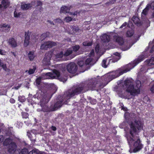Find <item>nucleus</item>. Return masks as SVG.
Segmentation results:
<instances>
[{
  "label": "nucleus",
  "mask_w": 154,
  "mask_h": 154,
  "mask_svg": "<svg viewBox=\"0 0 154 154\" xmlns=\"http://www.w3.org/2000/svg\"><path fill=\"white\" fill-rule=\"evenodd\" d=\"M100 79L96 78L88 79L80 84L69 89L66 92L69 94V97L78 95L82 93H84L89 90L93 91L96 89L98 84L100 82Z\"/></svg>",
  "instance_id": "nucleus-1"
},
{
  "label": "nucleus",
  "mask_w": 154,
  "mask_h": 154,
  "mask_svg": "<svg viewBox=\"0 0 154 154\" xmlns=\"http://www.w3.org/2000/svg\"><path fill=\"white\" fill-rule=\"evenodd\" d=\"M130 134L132 137L127 138L128 143L130 145L134 143V152H136L140 150L143 147V145L141 143L140 139L138 137L137 133L143 128L142 126H130Z\"/></svg>",
  "instance_id": "nucleus-2"
},
{
  "label": "nucleus",
  "mask_w": 154,
  "mask_h": 154,
  "mask_svg": "<svg viewBox=\"0 0 154 154\" xmlns=\"http://www.w3.org/2000/svg\"><path fill=\"white\" fill-rule=\"evenodd\" d=\"M143 60V59L142 58L139 57L137 59L134 60L133 62H131L128 64L126 65L115 71L113 74L111 75V76L109 75L108 77V79H109L110 78V77L112 76V78L109 82L113 79L118 77L123 74L129 71Z\"/></svg>",
  "instance_id": "nucleus-3"
},
{
  "label": "nucleus",
  "mask_w": 154,
  "mask_h": 154,
  "mask_svg": "<svg viewBox=\"0 0 154 154\" xmlns=\"http://www.w3.org/2000/svg\"><path fill=\"white\" fill-rule=\"evenodd\" d=\"M124 85L127 88L126 91L129 93L131 95H134L140 93V88L141 85V82L140 81H137L135 85L134 86L130 80L126 79L124 81Z\"/></svg>",
  "instance_id": "nucleus-4"
},
{
  "label": "nucleus",
  "mask_w": 154,
  "mask_h": 154,
  "mask_svg": "<svg viewBox=\"0 0 154 154\" xmlns=\"http://www.w3.org/2000/svg\"><path fill=\"white\" fill-rule=\"evenodd\" d=\"M69 89L68 90L66 91L64 94L62 96V98L61 99V100H60L58 97L57 100L56 102L54 104V107L52 108V110L54 111L58 108L61 107L62 106V103H63L65 104H67L69 101V99L73 96L69 98V94H66V92H67Z\"/></svg>",
  "instance_id": "nucleus-5"
},
{
  "label": "nucleus",
  "mask_w": 154,
  "mask_h": 154,
  "mask_svg": "<svg viewBox=\"0 0 154 154\" xmlns=\"http://www.w3.org/2000/svg\"><path fill=\"white\" fill-rule=\"evenodd\" d=\"M6 134L7 136H9V137L6 139L4 141L3 144L4 145L8 146V150L9 153H13L17 147V145L15 143L12 141V139L10 137L12 135L11 132L8 131Z\"/></svg>",
  "instance_id": "nucleus-6"
},
{
  "label": "nucleus",
  "mask_w": 154,
  "mask_h": 154,
  "mask_svg": "<svg viewBox=\"0 0 154 154\" xmlns=\"http://www.w3.org/2000/svg\"><path fill=\"white\" fill-rule=\"evenodd\" d=\"M42 87H41L39 89V91L37 92L36 94L33 96V97L37 98L38 99H40V101L43 99H44V100L47 98L48 96H51V98L52 97L53 93L48 92H44L43 91Z\"/></svg>",
  "instance_id": "nucleus-7"
},
{
  "label": "nucleus",
  "mask_w": 154,
  "mask_h": 154,
  "mask_svg": "<svg viewBox=\"0 0 154 154\" xmlns=\"http://www.w3.org/2000/svg\"><path fill=\"white\" fill-rule=\"evenodd\" d=\"M51 98V96H48L47 98L44 100V99H42L40 101L39 103L40 106L42 108V111L44 112H50L53 111L52 109L49 108L47 104L48 102Z\"/></svg>",
  "instance_id": "nucleus-8"
},
{
  "label": "nucleus",
  "mask_w": 154,
  "mask_h": 154,
  "mask_svg": "<svg viewBox=\"0 0 154 154\" xmlns=\"http://www.w3.org/2000/svg\"><path fill=\"white\" fill-rule=\"evenodd\" d=\"M66 69L70 73L74 74L78 69V66L74 63L71 62L67 66Z\"/></svg>",
  "instance_id": "nucleus-9"
},
{
  "label": "nucleus",
  "mask_w": 154,
  "mask_h": 154,
  "mask_svg": "<svg viewBox=\"0 0 154 154\" xmlns=\"http://www.w3.org/2000/svg\"><path fill=\"white\" fill-rule=\"evenodd\" d=\"M30 32L29 30L27 32H25V39L24 43V46L25 47H27L29 44L30 39Z\"/></svg>",
  "instance_id": "nucleus-10"
},
{
  "label": "nucleus",
  "mask_w": 154,
  "mask_h": 154,
  "mask_svg": "<svg viewBox=\"0 0 154 154\" xmlns=\"http://www.w3.org/2000/svg\"><path fill=\"white\" fill-rule=\"evenodd\" d=\"M113 37L114 41L119 45H122L124 44V41L122 37L116 35H114Z\"/></svg>",
  "instance_id": "nucleus-11"
},
{
  "label": "nucleus",
  "mask_w": 154,
  "mask_h": 154,
  "mask_svg": "<svg viewBox=\"0 0 154 154\" xmlns=\"http://www.w3.org/2000/svg\"><path fill=\"white\" fill-rule=\"evenodd\" d=\"M8 43L13 48H15L17 46V41L13 37H11L8 39Z\"/></svg>",
  "instance_id": "nucleus-12"
},
{
  "label": "nucleus",
  "mask_w": 154,
  "mask_h": 154,
  "mask_svg": "<svg viewBox=\"0 0 154 154\" xmlns=\"http://www.w3.org/2000/svg\"><path fill=\"white\" fill-rule=\"evenodd\" d=\"M1 3V4H0V9H2L3 7L6 9L10 5L9 0H2Z\"/></svg>",
  "instance_id": "nucleus-13"
},
{
  "label": "nucleus",
  "mask_w": 154,
  "mask_h": 154,
  "mask_svg": "<svg viewBox=\"0 0 154 154\" xmlns=\"http://www.w3.org/2000/svg\"><path fill=\"white\" fill-rule=\"evenodd\" d=\"M71 8V6L68 7L66 6H63L60 8V14L69 13Z\"/></svg>",
  "instance_id": "nucleus-14"
},
{
  "label": "nucleus",
  "mask_w": 154,
  "mask_h": 154,
  "mask_svg": "<svg viewBox=\"0 0 154 154\" xmlns=\"http://www.w3.org/2000/svg\"><path fill=\"white\" fill-rule=\"evenodd\" d=\"M132 20L137 26H140L142 25V23L140 22V19L137 17L134 16L132 18Z\"/></svg>",
  "instance_id": "nucleus-15"
},
{
  "label": "nucleus",
  "mask_w": 154,
  "mask_h": 154,
  "mask_svg": "<svg viewBox=\"0 0 154 154\" xmlns=\"http://www.w3.org/2000/svg\"><path fill=\"white\" fill-rule=\"evenodd\" d=\"M71 30L72 32V34H75L76 33L80 32L81 30L77 25H73L70 27Z\"/></svg>",
  "instance_id": "nucleus-16"
},
{
  "label": "nucleus",
  "mask_w": 154,
  "mask_h": 154,
  "mask_svg": "<svg viewBox=\"0 0 154 154\" xmlns=\"http://www.w3.org/2000/svg\"><path fill=\"white\" fill-rule=\"evenodd\" d=\"M134 122L135 125H143L142 119L139 116L135 117L134 118Z\"/></svg>",
  "instance_id": "nucleus-17"
},
{
  "label": "nucleus",
  "mask_w": 154,
  "mask_h": 154,
  "mask_svg": "<svg viewBox=\"0 0 154 154\" xmlns=\"http://www.w3.org/2000/svg\"><path fill=\"white\" fill-rule=\"evenodd\" d=\"M101 39L102 41L104 42H108L110 39V36L109 35L105 34L101 37Z\"/></svg>",
  "instance_id": "nucleus-18"
},
{
  "label": "nucleus",
  "mask_w": 154,
  "mask_h": 154,
  "mask_svg": "<svg viewBox=\"0 0 154 154\" xmlns=\"http://www.w3.org/2000/svg\"><path fill=\"white\" fill-rule=\"evenodd\" d=\"M92 61V59L91 58H88L86 60L85 62V64L86 65L85 70H87L90 68V66L91 65V62Z\"/></svg>",
  "instance_id": "nucleus-19"
},
{
  "label": "nucleus",
  "mask_w": 154,
  "mask_h": 154,
  "mask_svg": "<svg viewBox=\"0 0 154 154\" xmlns=\"http://www.w3.org/2000/svg\"><path fill=\"white\" fill-rule=\"evenodd\" d=\"M5 32H8L10 30L11 27L10 25L6 24H3L1 27Z\"/></svg>",
  "instance_id": "nucleus-20"
},
{
  "label": "nucleus",
  "mask_w": 154,
  "mask_h": 154,
  "mask_svg": "<svg viewBox=\"0 0 154 154\" xmlns=\"http://www.w3.org/2000/svg\"><path fill=\"white\" fill-rule=\"evenodd\" d=\"M21 8L23 10L29 9L32 7V5L30 4H23L21 5Z\"/></svg>",
  "instance_id": "nucleus-21"
},
{
  "label": "nucleus",
  "mask_w": 154,
  "mask_h": 154,
  "mask_svg": "<svg viewBox=\"0 0 154 154\" xmlns=\"http://www.w3.org/2000/svg\"><path fill=\"white\" fill-rule=\"evenodd\" d=\"M43 77L44 79H50L53 76V73L51 72H48L44 74L43 75Z\"/></svg>",
  "instance_id": "nucleus-22"
},
{
  "label": "nucleus",
  "mask_w": 154,
  "mask_h": 154,
  "mask_svg": "<svg viewBox=\"0 0 154 154\" xmlns=\"http://www.w3.org/2000/svg\"><path fill=\"white\" fill-rule=\"evenodd\" d=\"M150 6L151 5L149 4H147L145 8L143 10L142 12V14L145 16L146 15L148 12L150 8Z\"/></svg>",
  "instance_id": "nucleus-23"
},
{
  "label": "nucleus",
  "mask_w": 154,
  "mask_h": 154,
  "mask_svg": "<svg viewBox=\"0 0 154 154\" xmlns=\"http://www.w3.org/2000/svg\"><path fill=\"white\" fill-rule=\"evenodd\" d=\"M28 57L30 61L32 60L35 57L34 55V51H30L28 54Z\"/></svg>",
  "instance_id": "nucleus-24"
},
{
  "label": "nucleus",
  "mask_w": 154,
  "mask_h": 154,
  "mask_svg": "<svg viewBox=\"0 0 154 154\" xmlns=\"http://www.w3.org/2000/svg\"><path fill=\"white\" fill-rule=\"evenodd\" d=\"M99 79H100V82H99L98 84H99V85L98 86H97V87L99 88V89H101L103 88L104 87H105L106 84H103V83H101V80H103V79H104V77H102L100 78H99Z\"/></svg>",
  "instance_id": "nucleus-25"
},
{
  "label": "nucleus",
  "mask_w": 154,
  "mask_h": 154,
  "mask_svg": "<svg viewBox=\"0 0 154 154\" xmlns=\"http://www.w3.org/2000/svg\"><path fill=\"white\" fill-rule=\"evenodd\" d=\"M78 64L80 67H81L82 68L84 69L83 72L85 71V69L86 68V65L85 64V63L84 61H78Z\"/></svg>",
  "instance_id": "nucleus-26"
},
{
  "label": "nucleus",
  "mask_w": 154,
  "mask_h": 154,
  "mask_svg": "<svg viewBox=\"0 0 154 154\" xmlns=\"http://www.w3.org/2000/svg\"><path fill=\"white\" fill-rule=\"evenodd\" d=\"M146 62L148 65L149 66L154 65V57H152L150 59L147 60Z\"/></svg>",
  "instance_id": "nucleus-27"
},
{
  "label": "nucleus",
  "mask_w": 154,
  "mask_h": 154,
  "mask_svg": "<svg viewBox=\"0 0 154 154\" xmlns=\"http://www.w3.org/2000/svg\"><path fill=\"white\" fill-rule=\"evenodd\" d=\"M134 30L133 29L128 30L127 31L126 35L127 37H131L134 34Z\"/></svg>",
  "instance_id": "nucleus-28"
},
{
  "label": "nucleus",
  "mask_w": 154,
  "mask_h": 154,
  "mask_svg": "<svg viewBox=\"0 0 154 154\" xmlns=\"http://www.w3.org/2000/svg\"><path fill=\"white\" fill-rule=\"evenodd\" d=\"M73 52V51L70 49H68L66 50L64 54V56L65 57L68 56L71 54Z\"/></svg>",
  "instance_id": "nucleus-29"
},
{
  "label": "nucleus",
  "mask_w": 154,
  "mask_h": 154,
  "mask_svg": "<svg viewBox=\"0 0 154 154\" xmlns=\"http://www.w3.org/2000/svg\"><path fill=\"white\" fill-rule=\"evenodd\" d=\"M46 42L49 48H51L54 46H56L57 45V44L55 42H53L48 41Z\"/></svg>",
  "instance_id": "nucleus-30"
},
{
  "label": "nucleus",
  "mask_w": 154,
  "mask_h": 154,
  "mask_svg": "<svg viewBox=\"0 0 154 154\" xmlns=\"http://www.w3.org/2000/svg\"><path fill=\"white\" fill-rule=\"evenodd\" d=\"M58 79L60 81L65 82L66 81L67 79V76L66 75H65L63 76L61 75Z\"/></svg>",
  "instance_id": "nucleus-31"
},
{
  "label": "nucleus",
  "mask_w": 154,
  "mask_h": 154,
  "mask_svg": "<svg viewBox=\"0 0 154 154\" xmlns=\"http://www.w3.org/2000/svg\"><path fill=\"white\" fill-rule=\"evenodd\" d=\"M48 48H49L46 42H45L44 44H42L40 47V49L42 50H47Z\"/></svg>",
  "instance_id": "nucleus-32"
},
{
  "label": "nucleus",
  "mask_w": 154,
  "mask_h": 154,
  "mask_svg": "<svg viewBox=\"0 0 154 154\" xmlns=\"http://www.w3.org/2000/svg\"><path fill=\"white\" fill-rule=\"evenodd\" d=\"M53 72V74L55 75L58 79H59L61 75L60 72L56 69L54 70Z\"/></svg>",
  "instance_id": "nucleus-33"
},
{
  "label": "nucleus",
  "mask_w": 154,
  "mask_h": 154,
  "mask_svg": "<svg viewBox=\"0 0 154 154\" xmlns=\"http://www.w3.org/2000/svg\"><path fill=\"white\" fill-rule=\"evenodd\" d=\"M18 100L20 102L23 103L26 100V99L25 97L23 96H19L18 97Z\"/></svg>",
  "instance_id": "nucleus-34"
},
{
  "label": "nucleus",
  "mask_w": 154,
  "mask_h": 154,
  "mask_svg": "<svg viewBox=\"0 0 154 154\" xmlns=\"http://www.w3.org/2000/svg\"><path fill=\"white\" fill-rule=\"evenodd\" d=\"M23 118L26 119L28 118L29 114L25 112H22L21 113Z\"/></svg>",
  "instance_id": "nucleus-35"
},
{
  "label": "nucleus",
  "mask_w": 154,
  "mask_h": 154,
  "mask_svg": "<svg viewBox=\"0 0 154 154\" xmlns=\"http://www.w3.org/2000/svg\"><path fill=\"white\" fill-rule=\"evenodd\" d=\"M39 152V151L38 149H35L29 152L28 154H38Z\"/></svg>",
  "instance_id": "nucleus-36"
},
{
  "label": "nucleus",
  "mask_w": 154,
  "mask_h": 154,
  "mask_svg": "<svg viewBox=\"0 0 154 154\" xmlns=\"http://www.w3.org/2000/svg\"><path fill=\"white\" fill-rule=\"evenodd\" d=\"M92 45V42H88L87 41H85L83 43V45L85 46H91Z\"/></svg>",
  "instance_id": "nucleus-37"
},
{
  "label": "nucleus",
  "mask_w": 154,
  "mask_h": 154,
  "mask_svg": "<svg viewBox=\"0 0 154 154\" xmlns=\"http://www.w3.org/2000/svg\"><path fill=\"white\" fill-rule=\"evenodd\" d=\"M73 51L75 52H76L79 50L80 47L79 45H75V46H73L72 47Z\"/></svg>",
  "instance_id": "nucleus-38"
},
{
  "label": "nucleus",
  "mask_w": 154,
  "mask_h": 154,
  "mask_svg": "<svg viewBox=\"0 0 154 154\" xmlns=\"http://www.w3.org/2000/svg\"><path fill=\"white\" fill-rule=\"evenodd\" d=\"M42 3L41 1L38 0L37 1L36 5L35 6V7H39L40 8H42Z\"/></svg>",
  "instance_id": "nucleus-39"
},
{
  "label": "nucleus",
  "mask_w": 154,
  "mask_h": 154,
  "mask_svg": "<svg viewBox=\"0 0 154 154\" xmlns=\"http://www.w3.org/2000/svg\"><path fill=\"white\" fill-rule=\"evenodd\" d=\"M53 86V85L51 84H46L45 85V86L44 87H46L49 90H51Z\"/></svg>",
  "instance_id": "nucleus-40"
},
{
  "label": "nucleus",
  "mask_w": 154,
  "mask_h": 154,
  "mask_svg": "<svg viewBox=\"0 0 154 154\" xmlns=\"http://www.w3.org/2000/svg\"><path fill=\"white\" fill-rule=\"evenodd\" d=\"M54 22L56 23H61L63 22L62 20L59 18L54 19Z\"/></svg>",
  "instance_id": "nucleus-41"
},
{
  "label": "nucleus",
  "mask_w": 154,
  "mask_h": 154,
  "mask_svg": "<svg viewBox=\"0 0 154 154\" xmlns=\"http://www.w3.org/2000/svg\"><path fill=\"white\" fill-rule=\"evenodd\" d=\"M0 66L2 67L3 69L6 71H7L8 70H9V69H7L6 64H3V63Z\"/></svg>",
  "instance_id": "nucleus-42"
},
{
  "label": "nucleus",
  "mask_w": 154,
  "mask_h": 154,
  "mask_svg": "<svg viewBox=\"0 0 154 154\" xmlns=\"http://www.w3.org/2000/svg\"><path fill=\"white\" fill-rule=\"evenodd\" d=\"M27 135L28 137L30 138L31 140L32 141V142H35V140L34 139H33L32 135L30 132H27Z\"/></svg>",
  "instance_id": "nucleus-43"
},
{
  "label": "nucleus",
  "mask_w": 154,
  "mask_h": 154,
  "mask_svg": "<svg viewBox=\"0 0 154 154\" xmlns=\"http://www.w3.org/2000/svg\"><path fill=\"white\" fill-rule=\"evenodd\" d=\"M72 20V18L71 17H67L65 18L64 20L66 21V22H69Z\"/></svg>",
  "instance_id": "nucleus-44"
},
{
  "label": "nucleus",
  "mask_w": 154,
  "mask_h": 154,
  "mask_svg": "<svg viewBox=\"0 0 154 154\" xmlns=\"http://www.w3.org/2000/svg\"><path fill=\"white\" fill-rule=\"evenodd\" d=\"M21 14V12H19L18 13H17L16 11H15L14 12V16L15 17L18 18L20 17V16Z\"/></svg>",
  "instance_id": "nucleus-45"
},
{
  "label": "nucleus",
  "mask_w": 154,
  "mask_h": 154,
  "mask_svg": "<svg viewBox=\"0 0 154 154\" xmlns=\"http://www.w3.org/2000/svg\"><path fill=\"white\" fill-rule=\"evenodd\" d=\"M64 56V54L63 51H61L59 53H57L56 55V57L57 58H61Z\"/></svg>",
  "instance_id": "nucleus-46"
},
{
  "label": "nucleus",
  "mask_w": 154,
  "mask_h": 154,
  "mask_svg": "<svg viewBox=\"0 0 154 154\" xmlns=\"http://www.w3.org/2000/svg\"><path fill=\"white\" fill-rule=\"evenodd\" d=\"M21 153L22 154H28L29 152L28 151V149L26 148H24L22 149H21Z\"/></svg>",
  "instance_id": "nucleus-47"
},
{
  "label": "nucleus",
  "mask_w": 154,
  "mask_h": 154,
  "mask_svg": "<svg viewBox=\"0 0 154 154\" xmlns=\"http://www.w3.org/2000/svg\"><path fill=\"white\" fill-rule=\"evenodd\" d=\"M106 60H103L102 62V66L104 68H106L107 66L106 65Z\"/></svg>",
  "instance_id": "nucleus-48"
},
{
  "label": "nucleus",
  "mask_w": 154,
  "mask_h": 154,
  "mask_svg": "<svg viewBox=\"0 0 154 154\" xmlns=\"http://www.w3.org/2000/svg\"><path fill=\"white\" fill-rule=\"evenodd\" d=\"M120 128H124V131L127 132V131L128 129H129V127L128 126H119Z\"/></svg>",
  "instance_id": "nucleus-49"
},
{
  "label": "nucleus",
  "mask_w": 154,
  "mask_h": 154,
  "mask_svg": "<svg viewBox=\"0 0 154 154\" xmlns=\"http://www.w3.org/2000/svg\"><path fill=\"white\" fill-rule=\"evenodd\" d=\"M35 68H34L33 69H30L29 70L28 73L30 75L33 74L35 72Z\"/></svg>",
  "instance_id": "nucleus-50"
},
{
  "label": "nucleus",
  "mask_w": 154,
  "mask_h": 154,
  "mask_svg": "<svg viewBox=\"0 0 154 154\" xmlns=\"http://www.w3.org/2000/svg\"><path fill=\"white\" fill-rule=\"evenodd\" d=\"M117 0H112L109 2H106V3L107 5H109L115 3Z\"/></svg>",
  "instance_id": "nucleus-51"
},
{
  "label": "nucleus",
  "mask_w": 154,
  "mask_h": 154,
  "mask_svg": "<svg viewBox=\"0 0 154 154\" xmlns=\"http://www.w3.org/2000/svg\"><path fill=\"white\" fill-rule=\"evenodd\" d=\"M90 102L92 104H95L96 103L97 101L95 99H90Z\"/></svg>",
  "instance_id": "nucleus-52"
},
{
  "label": "nucleus",
  "mask_w": 154,
  "mask_h": 154,
  "mask_svg": "<svg viewBox=\"0 0 154 154\" xmlns=\"http://www.w3.org/2000/svg\"><path fill=\"white\" fill-rule=\"evenodd\" d=\"M35 81L37 85H40L41 83V78L40 77L37 78Z\"/></svg>",
  "instance_id": "nucleus-53"
},
{
  "label": "nucleus",
  "mask_w": 154,
  "mask_h": 154,
  "mask_svg": "<svg viewBox=\"0 0 154 154\" xmlns=\"http://www.w3.org/2000/svg\"><path fill=\"white\" fill-rule=\"evenodd\" d=\"M45 34V33H43L40 36V39L42 40L44 39L47 37H46Z\"/></svg>",
  "instance_id": "nucleus-54"
},
{
  "label": "nucleus",
  "mask_w": 154,
  "mask_h": 154,
  "mask_svg": "<svg viewBox=\"0 0 154 154\" xmlns=\"http://www.w3.org/2000/svg\"><path fill=\"white\" fill-rule=\"evenodd\" d=\"M99 46L98 45H96L95 47V51L96 53H98L99 50Z\"/></svg>",
  "instance_id": "nucleus-55"
},
{
  "label": "nucleus",
  "mask_w": 154,
  "mask_h": 154,
  "mask_svg": "<svg viewBox=\"0 0 154 154\" xmlns=\"http://www.w3.org/2000/svg\"><path fill=\"white\" fill-rule=\"evenodd\" d=\"M127 25H128V24L127 22H125L122 25L120 28H122L123 27Z\"/></svg>",
  "instance_id": "nucleus-56"
},
{
  "label": "nucleus",
  "mask_w": 154,
  "mask_h": 154,
  "mask_svg": "<svg viewBox=\"0 0 154 154\" xmlns=\"http://www.w3.org/2000/svg\"><path fill=\"white\" fill-rule=\"evenodd\" d=\"M6 52L4 51L2 49H0V54L1 55H5Z\"/></svg>",
  "instance_id": "nucleus-57"
},
{
  "label": "nucleus",
  "mask_w": 154,
  "mask_h": 154,
  "mask_svg": "<svg viewBox=\"0 0 154 154\" xmlns=\"http://www.w3.org/2000/svg\"><path fill=\"white\" fill-rule=\"evenodd\" d=\"M9 101L11 103H14L15 102V100L14 99L11 98L10 99Z\"/></svg>",
  "instance_id": "nucleus-58"
},
{
  "label": "nucleus",
  "mask_w": 154,
  "mask_h": 154,
  "mask_svg": "<svg viewBox=\"0 0 154 154\" xmlns=\"http://www.w3.org/2000/svg\"><path fill=\"white\" fill-rule=\"evenodd\" d=\"M94 50H91V52L89 54V55L90 56H94Z\"/></svg>",
  "instance_id": "nucleus-59"
},
{
  "label": "nucleus",
  "mask_w": 154,
  "mask_h": 154,
  "mask_svg": "<svg viewBox=\"0 0 154 154\" xmlns=\"http://www.w3.org/2000/svg\"><path fill=\"white\" fill-rule=\"evenodd\" d=\"M4 139V138L3 135L0 136V143L3 141Z\"/></svg>",
  "instance_id": "nucleus-60"
},
{
  "label": "nucleus",
  "mask_w": 154,
  "mask_h": 154,
  "mask_svg": "<svg viewBox=\"0 0 154 154\" xmlns=\"http://www.w3.org/2000/svg\"><path fill=\"white\" fill-rule=\"evenodd\" d=\"M150 91L152 93H154V84L152 85V87H151L150 88Z\"/></svg>",
  "instance_id": "nucleus-61"
},
{
  "label": "nucleus",
  "mask_w": 154,
  "mask_h": 154,
  "mask_svg": "<svg viewBox=\"0 0 154 154\" xmlns=\"http://www.w3.org/2000/svg\"><path fill=\"white\" fill-rule=\"evenodd\" d=\"M45 34L46 37H49L50 36V32H47L45 33Z\"/></svg>",
  "instance_id": "nucleus-62"
},
{
  "label": "nucleus",
  "mask_w": 154,
  "mask_h": 154,
  "mask_svg": "<svg viewBox=\"0 0 154 154\" xmlns=\"http://www.w3.org/2000/svg\"><path fill=\"white\" fill-rule=\"evenodd\" d=\"M122 109L125 111H126L128 110L127 108L126 107H124L123 106H122Z\"/></svg>",
  "instance_id": "nucleus-63"
},
{
  "label": "nucleus",
  "mask_w": 154,
  "mask_h": 154,
  "mask_svg": "<svg viewBox=\"0 0 154 154\" xmlns=\"http://www.w3.org/2000/svg\"><path fill=\"white\" fill-rule=\"evenodd\" d=\"M30 4H31V5H32V6H34L35 7V6H36L35 1H34V2H32Z\"/></svg>",
  "instance_id": "nucleus-64"
}]
</instances>
